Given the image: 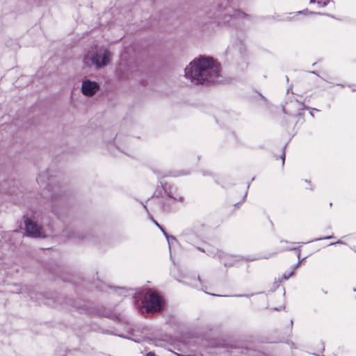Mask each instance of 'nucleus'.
<instances>
[{
  "label": "nucleus",
  "mask_w": 356,
  "mask_h": 356,
  "mask_svg": "<svg viewBox=\"0 0 356 356\" xmlns=\"http://www.w3.org/2000/svg\"><path fill=\"white\" fill-rule=\"evenodd\" d=\"M328 2H329V0H322L321 1H318V3H322L323 6H326Z\"/></svg>",
  "instance_id": "6"
},
{
  "label": "nucleus",
  "mask_w": 356,
  "mask_h": 356,
  "mask_svg": "<svg viewBox=\"0 0 356 356\" xmlns=\"http://www.w3.org/2000/svg\"><path fill=\"white\" fill-rule=\"evenodd\" d=\"M146 356H155V354L153 352H149L147 353Z\"/></svg>",
  "instance_id": "8"
},
{
  "label": "nucleus",
  "mask_w": 356,
  "mask_h": 356,
  "mask_svg": "<svg viewBox=\"0 0 356 356\" xmlns=\"http://www.w3.org/2000/svg\"><path fill=\"white\" fill-rule=\"evenodd\" d=\"M111 59V53L107 49H101L95 52H89L84 58L86 63H88V60H90L92 63L98 68L106 66L110 62Z\"/></svg>",
  "instance_id": "2"
},
{
  "label": "nucleus",
  "mask_w": 356,
  "mask_h": 356,
  "mask_svg": "<svg viewBox=\"0 0 356 356\" xmlns=\"http://www.w3.org/2000/svg\"><path fill=\"white\" fill-rule=\"evenodd\" d=\"M155 224L162 230V232L164 233L165 235H166V233L163 230V229L159 225V224L156 222V221H154Z\"/></svg>",
  "instance_id": "7"
},
{
  "label": "nucleus",
  "mask_w": 356,
  "mask_h": 356,
  "mask_svg": "<svg viewBox=\"0 0 356 356\" xmlns=\"http://www.w3.org/2000/svg\"><path fill=\"white\" fill-rule=\"evenodd\" d=\"M99 89V85L95 81L86 80L82 83V92L85 95L92 96Z\"/></svg>",
  "instance_id": "5"
},
{
  "label": "nucleus",
  "mask_w": 356,
  "mask_h": 356,
  "mask_svg": "<svg viewBox=\"0 0 356 356\" xmlns=\"http://www.w3.org/2000/svg\"><path fill=\"white\" fill-rule=\"evenodd\" d=\"M311 3L315 2V0H310Z\"/></svg>",
  "instance_id": "9"
},
{
  "label": "nucleus",
  "mask_w": 356,
  "mask_h": 356,
  "mask_svg": "<svg viewBox=\"0 0 356 356\" xmlns=\"http://www.w3.org/2000/svg\"><path fill=\"white\" fill-rule=\"evenodd\" d=\"M25 226L26 234L28 236L35 238L44 236L41 227L30 219H28L25 221Z\"/></svg>",
  "instance_id": "4"
},
{
  "label": "nucleus",
  "mask_w": 356,
  "mask_h": 356,
  "mask_svg": "<svg viewBox=\"0 0 356 356\" xmlns=\"http://www.w3.org/2000/svg\"><path fill=\"white\" fill-rule=\"evenodd\" d=\"M143 303L147 311L158 312L163 307V300L159 295L153 291H149L144 297Z\"/></svg>",
  "instance_id": "3"
},
{
  "label": "nucleus",
  "mask_w": 356,
  "mask_h": 356,
  "mask_svg": "<svg viewBox=\"0 0 356 356\" xmlns=\"http://www.w3.org/2000/svg\"><path fill=\"white\" fill-rule=\"evenodd\" d=\"M185 76L195 83H218L220 66L212 58L201 56L185 68Z\"/></svg>",
  "instance_id": "1"
}]
</instances>
